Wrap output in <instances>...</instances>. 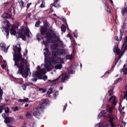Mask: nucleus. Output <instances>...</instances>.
Here are the masks:
<instances>
[{"mask_svg": "<svg viewBox=\"0 0 127 127\" xmlns=\"http://www.w3.org/2000/svg\"><path fill=\"white\" fill-rule=\"evenodd\" d=\"M21 50L20 45L17 44L14 47V52L12 53L13 55V60L15 61V66H17L19 69L17 74L22 75L23 78H26L28 76L29 66H28L27 59L24 60L21 58Z\"/></svg>", "mask_w": 127, "mask_h": 127, "instance_id": "f257e3e1", "label": "nucleus"}, {"mask_svg": "<svg viewBox=\"0 0 127 127\" xmlns=\"http://www.w3.org/2000/svg\"><path fill=\"white\" fill-rule=\"evenodd\" d=\"M1 29L3 32H5L4 34L7 39L9 35V33L8 32L9 29H10V33L11 35H15L16 34L18 38H22L25 41L26 40V36L28 38H29V37H31L30 35H31V32H30L29 28L27 26L21 27V29L16 34L15 26H11L10 23L7 20L3 22L2 27L1 28Z\"/></svg>", "mask_w": 127, "mask_h": 127, "instance_id": "f03ea898", "label": "nucleus"}, {"mask_svg": "<svg viewBox=\"0 0 127 127\" xmlns=\"http://www.w3.org/2000/svg\"><path fill=\"white\" fill-rule=\"evenodd\" d=\"M43 44L45 45V48L44 49V55L45 56V68H46V70L48 71H51L53 69V65L51 64V59L58 58V57H56L58 56L59 53L58 52V50L57 51H54L52 52V54L53 56H54L53 58H50L51 56V53L49 52V50H48V48H47V43L45 42V40H43Z\"/></svg>", "mask_w": 127, "mask_h": 127, "instance_id": "7ed1b4c3", "label": "nucleus"}, {"mask_svg": "<svg viewBox=\"0 0 127 127\" xmlns=\"http://www.w3.org/2000/svg\"><path fill=\"white\" fill-rule=\"evenodd\" d=\"M47 31V26H44L41 27V33L42 35H44L46 38V42L52 43L51 39H56L58 42L60 43L61 45H63V42L60 40V36L59 34L54 32L53 30H50L46 34Z\"/></svg>", "mask_w": 127, "mask_h": 127, "instance_id": "20e7f679", "label": "nucleus"}, {"mask_svg": "<svg viewBox=\"0 0 127 127\" xmlns=\"http://www.w3.org/2000/svg\"><path fill=\"white\" fill-rule=\"evenodd\" d=\"M113 110H114V107H107L106 110H103L101 112H100L98 116V119H101V118H104L107 116L108 113V118H109V122L110 123V125L111 127H115V125L114 124V116L112 115V112H113Z\"/></svg>", "mask_w": 127, "mask_h": 127, "instance_id": "39448f33", "label": "nucleus"}, {"mask_svg": "<svg viewBox=\"0 0 127 127\" xmlns=\"http://www.w3.org/2000/svg\"><path fill=\"white\" fill-rule=\"evenodd\" d=\"M37 71H34L32 73V77L35 78L32 79V81L33 82H37V78L40 79V80L42 79V75L44 74H46V69L45 68H40V66H38L37 67Z\"/></svg>", "mask_w": 127, "mask_h": 127, "instance_id": "423d86ee", "label": "nucleus"}, {"mask_svg": "<svg viewBox=\"0 0 127 127\" xmlns=\"http://www.w3.org/2000/svg\"><path fill=\"white\" fill-rule=\"evenodd\" d=\"M68 79H70V75L66 72H64L56 79L51 81V82L52 85H56L57 83H63Z\"/></svg>", "mask_w": 127, "mask_h": 127, "instance_id": "0eeeda50", "label": "nucleus"}, {"mask_svg": "<svg viewBox=\"0 0 127 127\" xmlns=\"http://www.w3.org/2000/svg\"><path fill=\"white\" fill-rule=\"evenodd\" d=\"M51 64H57L55 66V68L57 70H61L62 69V63H64V59H60L59 58H56L55 59H51Z\"/></svg>", "mask_w": 127, "mask_h": 127, "instance_id": "6e6552de", "label": "nucleus"}, {"mask_svg": "<svg viewBox=\"0 0 127 127\" xmlns=\"http://www.w3.org/2000/svg\"><path fill=\"white\" fill-rule=\"evenodd\" d=\"M50 104V101L48 99H43L41 101V104L37 107V110L39 112H42L44 109V107Z\"/></svg>", "mask_w": 127, "mask_h": 127, "instance_id": "1a4fd4ad", "label": "nucleus"}, {"mask_svg": "<svg viewBox=\"0 0 127 127\" xmlns=\"http://www.w3.org/2000/svg\"><path fill=\"white\" fill-rule=\"evenodd\" d=\"M113 52H114L116 55H118V60H120L121 58H122V56H121V50L119 49L118 46H115Z\"/></svg>", "mask_w": 127, "mask_h": 127, "instance_id": "9d476101", "label": "nucleus"}, {"mask_svg": "<svg viewBox=\"0 0 127 127\" xmlns=\"http://www.w3.org/2000/svg\"><path fill=\"white\" fill-rule=\"evenodd\" d=\"M107 101L108 103H111L112 105H114V106L117 105V97L115 96H110Z\"/></svg>", "mask_w": 127, "mask_h": 127, "instance_id": "9b49d317", "label": "nucleus"}, {"mask_svg": "<svg viewBox=\"0 0 127 127\" xmlns=\"http://www.w3.org/2000/svg\"><path fill=\"white\" fill-rule=\"evenodd\" d=\"M40 112H42V111H38V110H37V107H36V109L33 112V115L34 117H35V118H37V119H40V117H41V114H40Z\"/></svg>", "mask_w": 127, "mask_h": 127, "instance_id": "f8f14e48", "label": "nucleus"}, {"mask_svg": "<svg viewBox=\"0 0 127 127\" xmlns=\"http://www.w3.org/2000/svg\"><path fill=\"white\" fill-rule=\"evenodd\" d=\"M0 47L2 48V50H3L5 53H7V51H8V47H9L5 48V44L1 43L0 44Z\"/></svg>", "mask_w": 127, "mask_h": 127, "instance_id": "ddd939ff", "label": "nucleus"}, {"mask_svg": "<svg viewBox=\"0 0 127 127\" xmlns=\"http://www.w3.org/2000/svg\"><path fill=\"white\" fill-rule=\"evenodd\" d=\"M4 122L5 124H9V123H13L14 122V119L11 117H7L5 118Z\"/></svg>", "mask_w": 127, "mask_h": 127, "instance_id": "4468645a", "label": "nucleus"}, {"mask_svg": "<svg viewBox=\"0 0 127 127\" xmlns=\"http://www.w3.org/2000/svg\"><path fill=\"white\" fill-rule=\"evenodd\" d=\"M122 48L123 49H124V51H125L126 50H127V37H126L125 39V42L124 43L122 46Z\"/></svg>", "mask_w": 127, "mask_h": 127, "instance_id": "2eb2a0df", "label": "nucleus"}, {"mask_svg": "<svg viewBox=\"0 0 127 127\" xmlns=\"http://www.w3.org/2000/svg\"><path fill=\"white\" fill-rule=\"evenodd\" d=\"M58 52L59 55H65L66 54V51L64 49H58Z\"/></svg>", "mask_w": 127, "mask_h": 127, "instance_id": "dca6fc26", "label": "nucleus"}, {"mask_svg": "<svg viewBox=\"0 0 127 127\" xmlns=\"http://www.w3.org/2000/svg\"><path fill=\"white\" fill-rule=\"evenodd\" d=\"M58 2V0H56L54 2V5H53V4L51 5V7H52V6H55L57 8H59L60 7V4Z\"/></svg>", "mask_w": 127, "mask_h": 127, "instance_id": "f3484780", "label": "nucleus"}, {"mask_svg": "<svg viewBox=\"0 0 127 127\" xmlns=\"http://www.w3.org/2000/svg\"><path fill=\"white\" fill-rule=\"evenodd\" d=\"M108 125H104V123H98L94 127H108Z\"/></svg>", "mask_w": 127, "mask_h": 127, "instance_id": "a211bd4d", "label": "nucleus"}, {"mask_svg": "<svg viewBox=\"0 0 127 127\" xmlns=\"http://www.w3.org/2000/svg\"><path fill=\"white\" fill-rule=\"evenodd\" d=\"M58 44H54L51 45V48L52 49V50H57L58 48Z\"/></svg>", "mask_w": 127, "mask_h": 127, "instance_id": "6ab92c4d", "label": "nucleus"}, {"mask_svg": "<svg viewBox=\"0 0 127 127\" xmlns=\"http://www.w3.org/2000/svg\"><path fill=\"white\" fill-rule=\"evenodd\" d=\"M2 17L3 18H4L5 19H6L7 18H11V16H10V15H9V14L5 13L2 15Z\"/></svg>", "mask_w": 127, "mask_h": 127, "instance_id": "aec40b11", "label": "nucleus"}, {"mask_svg": "<svg viewBox=\"0 0 127 127\" xmlns=\"http://www.w3.org/2000/svg\"><path fill=\"white\" fill-rule=\"evenodd\" d=\"M0 62H4V64H2L1 65V66L2 67V69H5V65H6V62L5 61H3V60H2V58H1V57H0Z\"/></svg>", "mask_w": 127, "mask_h": 127, "instance_id": "412c9836", "label": "nucleus"}, {"mask_svg": "<svg viewBox=\"0 0 127 127\" xmlns=\"http://www.w3.org/2000/svg\"><path fill=\"white\" fill-rule=\"evenodd\" d=\"M127 27V23H124L121 26V29L120 30V32H122L125 30V29Z\"/></svg>", "mask_w": 127, "mask_h": 127, "instance_id": "4be33fe9", "label": "nucleus"}, {"mask_svg": "<svg viewBox=\"0 0 127 127\" xmlns=\"http://www.w3.org/2000/svg\"><path fill=\"white\" fill-rule=\"evenodd\" d=\"M72 66H71L68 69L67 72H68L69 74H74L75 71L73 70L72 68Z\"/></svg>", "mask_w": 127, "mask_h": 127, "instance_id": "5701e85b", "label": "nucleus"}, {"mask_svg": "<svg viewBox=\"0 0 127 127\" xmlns=\"http://www.w3.org/2000/svg\"><path fill=\"white\" fill-rule=\"evenodd\" d=\"M113 94H114V89L112 88V89H110L108 91L107 96H112Z\"/></svg>", "mask_w": 127, "mask_h": 127, "instance_id": "b1692460", "label": "nucleus"}, {"mask_svg": "<svg viewBox=\"0 0 127 127\" xmlns=\"http://www.w3.org/2000/svg\"><path fill=\"white\" fill-rule=\"evenodd\" d=\"M66 60H72L73 59V56L72 55H67L65 57Z\"/></svg>", "mask_w": 127, "mask_h": 127, "instance_id": "393cba45", "label": "nucleus"}, {"mask_svg": "<svg viewBox=\"0 0 127 127\" xmlns=\"http://www.w3.org/2000/svg\"><path fill=\"white\" fill-rule=\"evenodd\" d=\"M18 3L19 4L20 7H21V8H22L23 7V5L24 4V2H23V1L22 0H20L18 1Z\"/></svg>", "mask_w": 127, "mask_h": 127, "instance_id": "a878e982", "label": "nucleus"}, {"mask_svg": "<svg viewBox=\"0 0 127 127\" xmlns=\"http://www.w3.org/2000/svg\"><path fill=\"white\" fill-rule=\"evenodd\" d=\"M127 7L123 8L121 11V13L122 15H125V14L126 13V12H127Z\"/></svg>", "mask_w": 127, "mask_h": 127, "instance_id": "bb28decb", "label": "nucleus"}, {"mask_svg": "<svg viewBox=\"0 0 127 127\" xmlns=\"http://www.w3.org/2000/svg\"><path fill=\"white\" fill-rule=\"evenodd\" d=\"M26 117L27 119H31L32 118V115L30 113L27 112L26 115Z\"/></svg>", "mask_w": 127, "mask_h": 127, "instance_id": "cd10ccee", "label": "nucleus"}, {"mask_svg": "<svg viewBox=\"0 0 127 127\" xmlns=\"http://www.w3.org/2000/svg\"><path fill=\"white\" fill-rule=\"evenodd\" d=\"M18 101L20 103H21L22 102H27V101H28V98H26L23 99H19Z\"/></svg>", "mask_w": 127, "mask_h": 127, "instance_id": "c85d7f7f", "label": "nucleus"}, {"mask_svg": "<svg viewBox=\"0 0 127 127\" xmlns=\"http://www.w3.org/2000/svg\"><path fill=\"white\" fill-rule=\"evenodd\" d=\"M61 30L63 32H65V31H66V26H65L64 25H63L62 26Z\"/></svg>", "mask_w": 127, "mask_h": 127, "instance_id": "c756f323", "label": "nucleus"}, {"mask_svg": "<svg viewBox=\"0 0 127 127\" xmlns=\"http://www.w3.org/2000/svg\"><path fill=\"white\" fill-rule=\"evenodd\" d=\"M40 7H41V8H43V7H45V2L44 1H43L42 2V3L40 6Z\"/></svg>", "mask_w": 127, "mask_h": 127, "instance_id": "7c9ffc66", "label": "nucleus"}, {"mask_svg": "<svg viewBox=\"0 0 127 127\" xmlns=\"http://www.w3.org/2000/svg\"><path fill=\"white\" fill-rule=\"evenodd\" d=\"M31 127H36L37 126V125L36 124V123L34 121H33L31 124Z\"/></svg>", "mask_w": 127, "mask_h": 127, "instance_id": "2f4dec72", "label": "nucleus"}, {"mask_svg": "<svg viewBox=\"0 0 127 127\" xmlns=\"http://www.w3.org/2000/svg\"><path fill=\"white\" fill-rule=\"evenodd\" d=\"M11 109L12 110V111H13V112H17V111H18V107H11Z\"/></svg>", "mask_w": 127, "mask_h": 127, "instance_id": "473e14b6", "label": "nucleus"}, {"mask_svg": "<svg viewBox=\"0 0 127 127\" xmlns=\"http://www.w3.org/2000/svg\"><path fill=\"white\" fill-rule=\"evenodd\" d=\"M58 95H59V93L58 92V91H56L55 92V93L54 94V98L55 99H56V98H57V97H58Z\"/></svg>", "mask_w": 127, "mask_h": 127, "instance_id": "72a5a7b5", "label": "nucleus"}, {"mask_svg": "<svg viewBox=\"0 0 127 127\" xmlns=\"http://www.w3.org/2000/svg\"><path fill=\"white\" fill-rule=\"evenodd\" d=\"M40 24V21H38L35 23L36 27H39V25Z\"/></svg>", "mask_w": 127, "mask_h": 127, "instance_id": "f704fd0d", "label": "nucleus"}, {"mask_svg": "<svg viewBox=\"0 0 127 127\" xmlns=\"http://www.w3.org/2000/svg\"><path fill=\"white\" fill-rule=\"evenodd\" d=\"M47 94L48 95H50L51 94H52V88H49V90L47 91Z\"/></svg>", "mask_w": 127, "mask_h": 127, "instance_id": "c9c22d12", "label": "nucleus"}, {"mask_svg": "<svg viewBox=\"0 0 127 127\" xmlns=\"http://www.w3.org/2000/svg\"><path fill=\"white\" fill-rule=\"evenodd\" d=\"M4 110L5 114H8V113H9V108H8V107H7L6 109L5 107Z\"/></svg>", "mask_w": 127, "mask_h": 127, "instance_id": "e433bc0d", "label": "nucleus"}, {"mask_svg": "<svg viewBox=\"0 0 127 127\" xmlns=\"http://www.w3.org/2000/svg\"><path fill=\"white\" fill-rule=\"evenodd\" d=\"M26 87H27V84H23L22 86V88L23 90H24V91H25V90H26Z\"/></svg>", "mask_w": 127, "mask_h": 127, "instance_id": "4c0bfd02", "label": "nucleus"}, {"mask_svg": "<svg viewBox=\"0 0 127 127\" xmlns=\"http://www.w3.org/2000/svg\"><path fill=\"white\" fill-rule=\"evenodd\" d=\"M4 109H5V107L4 106L1 107L0 109V114H1V113H2V111H3Z\"/></svg>", "mask_w": 127, "mask_h": 127, "instance_id": "58836bf2", "label": "nucleus"}, {"mask_svg": "<svg viewBox=\"0 0 127 127\" xmlns=\"http://www.w3.org/2000/svg\"><path fill=\"white\" fill-rule=\"evenodd\" d=\"M37 40H38L39 41H40V40H41V38H40V34H38L37 35Z\"/></svg>", "mask_w": 127, "mask_h": 127, "instance_id": "ea45409f", "label": "nucleus"}, {"mask_svg": "<svg viewBox=\"0 0 127 127\" xmlns=\"http://www.w3.org/2000/svg\"><path fill=\"white\" fill-rule=\"evenodd\" d=\"M121 81H122V78H120L117 80H115L114 83L115 84H117V83H119V82H121Z\"/></svg>", "mask_w": 127, "mask_h": 127, "instance_id": "a19ab883", "label": "nucleus"}, {"mask_svg": "<svg viewBox=\"0 0 127 127\" xmlns=\"http://www.w3.org/2000/svg\"><path fill=\"white\" fill-rule=\"evenodd\" d=\"M2 117L3 119H4V120H5V119H6L7 117H6V116L5 115V114L3 113L2 114Z\"/></svg>", "mask_w": 127, "mask_h": 127, "instance_id": "79ce46f5", "label": "nucleus"}, {"mask_svg": "<svg viewBox=\"0 0 127 127\" xmlns=\"http://www.w3.org/2000/svg\"><path fill=\"white\" fill-rule=\"evenodd\" d=\"M32 4V3L30 2V3H28L27 4V8H29V6H30V5H31Z\"/></svg>", "mask_w": 127, "mask_h": 127, "instance_id": "37998d69", "label": "nucleus"}, {"mask_svg": "<svg viewBox=\"0 0 127 127\" xmlns=\"http://www.w3.org/2000/svg\"><path fill=\"white\" fill-rule=\"evenodd\" d=\"M124 99H126L127 101V92L124 94Z\"/></svg>", "mask_w": 127, "mask_h": 127, "instance_id": "c03bdc74", "label": "nucleus"}, {"mask_svg": "<svg viewBox=\"0 0 127 127\" xmlns=\"http://www.w3.org/2000/svg\"><path fill=\"white\" fill-rule=\"evenodd\" d=\"M43 80H44V81H46V80H47V75H44V76L43 77Z\"/></svg>", "mask_w": 127, "mask_h": 127, "instance_id": "a18cd8bd", "label": "nucleus"}, {"mask_svg": "<svg viewBox=\"0 0 127 127\" xmlns=\"http://www.w3.org/2000/svg\"><path fill=\"white\" fill-rule=\"evenodd\" d=\"M30 16H31V13H28V14L26 16V17H29Z\"/></svg>", "mask_w": 127, "mask_h": 127, "instance_id": "49530a36", "label": "nucleus"}, {"mask_svg": "<svg viewBox=\"0 0 127 127\" xmlns=\"http://www.w3.org/2000/svg\"><path fill=\"white\" fill-rule=\"evenodd\" d=\"M74 37H75V38H77V37H78V34L74 33Z\"/></svg>", "mask_w": 127, "mask_h": 127, "instance_id": "de8ad7c7", "label": "nucleus"}, {"mask_svg": "<svg viewBox=\"0 0 127 127\" xmlns=\"http://www.w3.org/2000/svg\"><path fill=\"white\" fill-rule=\"evenodd\" d=\"M66 107H67V104H66L65 106H64V109H63L64 112H65V111L66 110Z\"/></svg>", "mask_w": 127, "mask_h": 127, "instance_id": "09e8293b", "label": "nucleus"}, {"mask_svg": "<svg viewBox=\"0 0 127 127\" xmlns=\"http://www.w3.org/2000/svg\"><path fill=\"white\" fill-rule=\"evenodd\" d=\"M115 40H116L117 41H119V37L118 36H116L115 37Z\"/></svg>", "mask_w": 127, "mask_h": 127, "instance_id": "8fccbe9b", "label": "nucleus"}, {"mask_svg": "<svg viewBox=\"0 0 127 127\" xmlns=\"http://www.w3.org/2000/svg\"><path fill=\"white\" fill-rule=\"evenodd\" d=\"M64 22H65L66 25H68V24H67V22L66 21V19H64Z\"/></svg>", "mask_w": 127, "mask_h": 127, "instance_id": "3c124183", "label": "nucleus"}, {"mask_svg": "<svg viewBox=\"0 0 127 127\" xmlns=\"http://www.w3.org/2000/svg\"><path fill=\"white\" fill-rule=\"evenodd\" d=\"M28 106V104H26L24 106L25 108H26Z\"/></svg>", "mask_w": 127, "mask_h": 127, "instance_id": "603ef678", "label": "nucleus"}, {"mask_svg": "<svg viewBox=\"0 0 127 127\" xmlns=\"http://www.w3.org/2000/svg\"><path fill=\"white\" fill-rule=\"evenodd\" d=\"M46 92V90L43 89L42 90V93H45Z\"/></svg>", "mask_w": 127, "mask_h": 127, "instance_id": "864d4df0", "label": "nucleus"}, {"mask_svg": "<svg viewBox=\"0 0 127 127\" xmlns=\"http://www.w3.org/2000/svg\"><path fill=\"white\" fill-rule=\"evenodd\" d=\"M110 0V2H111V3H112V4L114 3V2L113 1V0Z\"/></svg>", "mask_w": 127, "mask_h": 127, "instance_id": "5fc2aeb1", "label": "nucleus"}, {"mask_svg": "<svg viewBox=\"0 0 127 127\" xmlns=\"http://www.w3.org/2000/svg\"><path fill=\"white\" fill-rule=\"evenodd\" d=\"M42 90H43V88H39V91H42Z\"/></svg>", "mask_w": 127, "mask_h": 127, "instance_id": "6e6d98bb", "label": "nucleus"}, {"mask_svg": "<svg viewBox=\"0 0 127 127\" xmlns=\"http://www.w3.org/2000/svg\"><path fill=\"white\" fill-rule=\"evenodd\" d=\"M110 74V72H109V71H107L106 72L105 74Z\"/></svg>", "mask_w": 127, "mask_h": 127, "instance_id": "4d7b16f0", "label": "nucleus"}, {"mask_svg": "<svg viewBox=\"0 0 127 127\" xmlns=\"http://www.w3.org/2000/svg\"><path fill=\"white\" fill-rule=\"evenodd\" d=\"M60 90H63V87H61L60 88Z\"/></svg>", "mask_w": 127, "mask_h": 127, "instance_id": "13d9d810", "label": "nucleus"}, {"mask_svg": "<svg viewBox=\"0 0 127 127\" xmlns=\"http://www.w3.org/2000/svg\"><path fill=\"white\" fill-rule=\"evenodd\" d=\"M51 12H53V9H52V8L51 9Z\"/></svg>", "mask_w": 127, "mask_h": 127, "instance_id": "bf43d9fd", "label": "nucleus"}, {"mask_svg": "<svg viewBox=\"0 0 127 127\" xmlns=\"http://www.w3.org/2000/svg\"><path fill=\"white\" fill-rule=\"evenodd\" d=\"M20 119H23V117L22 116L20 117Z\"/></svg>", "mask_w": 127, "mask_h": 127, "instance_id": "052dcab7", "label": "nucleus"}, {"mask_svg": "<svg viewBox=\"0 0 127 127\" xmlns=\"http://www.w3.org/2000/svg\"><path fill=\"white\" fill-rule=\"evenodd\" d=\"M54 16H57V15H56V14H54Z\"/></svg>", "mask_w": 127, "mask_h": 127, "instance_id": "680f3d73", "label": "nucleus"}, {"mask_svg": "<svg viewBox=\"0 0 127 127\" xmlns=\"http://www.w3.org/2000/svg\"><path fill=\"white\" fill-rule=\"evenodd\" d=\"M42 39H43V40H44V38H43V37H41Z\"/></svg>", "mask_w": 127, "mask_h": 127, "instance_id": "e2e57ef3", "label": "nucleus"}, {"mask_svg": "<svg viewBox=\"0 0 127 127\" xmlns=\"http://www.w3.org/2000/svg\"><path fill=\"white\" fill-rule=\"evenodd\" d=\"M80 66L81 68H82V64H80Z\"/></svg>", "mask_w": 127, "mask_h": 127, "instance_id": "0e129e2a", "label": "nucleus"}, {"mask_svg": "<svg viewBox=\"0 0 127 127\" xmlns=\"http://www.w3.org/2000/svg\"><path fill=\"white\" fill-rule=\"evenodd\" d=\"M7 127H12L11 126H8Z\"/></svg>", "mask_w": 127, "mask_h": 127, "instance_id": "69168bd1", "label": "nucleus"}, {"mask_svg": "<svg viewBox=\"0 0 127 127\" xmlns=\"http://www.w3.org/2000/svg\"><path fill=\"white\" fill-rule=\"evenodd\" d=\"M15 98H12V100H13V101H14V99H15Z\"/></svg>", "mask_w": 127, "mask_h": 127, "instance_id": "338daca9", "label": "nucleus"}, {"mask_svg": "<svg viewBox=\"0 0 127 127\" xmlns=\"http://www.w3.org/2000/svg\"><path fill=\"white\" fill-rule=\"evenodd\" d=\"M26 53H27V50L26 49Z\"/></svg>", "mask_w": 127, "mask_h": 127, "instance_id": "774afa93", "label": "nucleus"}]
</instances>
